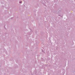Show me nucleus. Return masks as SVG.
Listing matches in <instances>:
<instances>
[{"instance_id": "1", "label": "nucleus", "mask_w": 75, "mask_h": 75, "mask_svg": "<svg viewBox=\"0 0 75 75\" xmlns=\"http://www.w3.org/2000/svg\"><path fill=\"white\" fill-rule=\"evenodd\" d=\"M20 3H21V2H20Z\"/></svg>"}]
</instances>
